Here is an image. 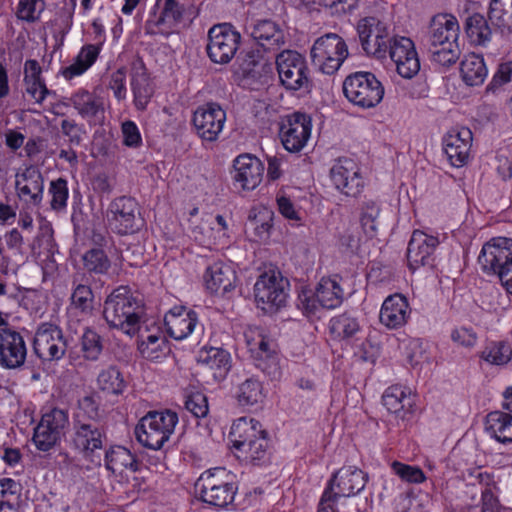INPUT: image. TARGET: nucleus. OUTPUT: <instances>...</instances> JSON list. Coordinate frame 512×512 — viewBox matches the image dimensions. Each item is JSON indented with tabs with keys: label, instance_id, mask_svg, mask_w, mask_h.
I'll use <instances>...</instances> for the list:
<instances>
[{
	"label": "nucleus",
	"instance_id": "1",
	"mask_svg": "<svg viewBox=\"0 0 512 512\" xmlns=\"http://www.w3.org/2000/svg\"><path fill=\"white\" fill-rule=\"evenodd\" d=\"M103 316L110 327L132 336L141 329L144 311L130 289L120 286L106 298Z\"/></svg>",
	"mask_w": 512,
	"mask_h": 512
},
{
	"label": "nucleus",
	"instance_id": "2",
	"mask_svg": "<svg viewBox=\"0 0 512 512\" xmlns=\"http://www.w3.org/2000/svg\"><path fill=\"white\" fill-rule=\"evenodd\" d=\"M233 448L247 460L260 463L269 454V438L261 423L251 417L243 416L236 419L230 430Z\"/></svg>",
	"mask_w": 512,
	"mask_h": 512
},
{
	"label": "nucleus",
	"instance_id": "3",
	"mask_svg": "<svg viewBox=\"0 0 512 512\" xmlns=\"http://www.w3.org/2000/svg\"><path fill=\"white\" fill-rule=\"evenodd\" d=\"M224 468H215L203 472L194 483L195 493L204 503L227 509L233 505L237 494V486L230 481Z\"/></svg>",
	"mask_w": 512,
	"mask_h": 512
},
{
	"label": "nucleus",
	"instance_id": "4",
	"mask_svg": "<svg viewBox=\"0 0 512 512\" xmlns=\"http://www.w3.org/2000/svg\"><path fill=\"white\" fill-rule=\"evenodd\" d=\"M178 416L172 411H150L141 418L134 433L137 441L146 448L158 450L174 432Z\"/></svg>",
	"mask_w": 512,
	"mask_h": 512
},
{
	"label": "nucleus",
	"instance_id": "5",
	"mask_svg": "<svg viewBox=\"0 0 512 512\" xmlns=\"http://www.w3.org/2000/svg\"><path fill=\"white\" fill-rule=\"evenodd\" d=\"M348 56L345 40L336 33H326L318 37L310 49L313 66L326 75L336 73Z\"/></svg>",
	"mask_w": 512,
	"mask_h": 512
},
{
	"label": "nucleus",
	"instance_id": "6",
	"mask_svg": "<svg viewBox=\"0 0 512 512\" xmlns=\"http://www.w3.org/2000/svg\"><path fill=\"white\" fill-rule=\"evenodd\" d=\"M343 93L349 102L363 108L376 107L384 97V86L371 72L359 71L347 76L343 82Z\"/></svg>",
	"mask_w": 512,
	"mask_h": 512
},
{
	"label": "nucleus",
	"instance_id": "7",
	"mask_svg": "<svg viewBox=\"0 0 512 512\" xmlns=\"http://www.w3.org/2000/svg\"><path fill=\"white\" fill-rule=\"evenodd\" d=\"M189 11L190 5L181 0H157L145 22V32L167 36L184 23Z\"/></svg>",
	"mask_w": 512,
	"mask_h": 512
},
{
	"label": "nucleus",
	"instance_id": "8",
	"mask_svg": "<svg viewBox=\"0 0 512 512\" xmlns=\"http://www.w3.org/2000/svg\"><path fill=\"white\" fill-rule=\"evenodd\" d=\"M357 33L362 49L367 55L384 59L392 38L389 26L374 16L364 17L357 23Z\"/></svg>",
	"mask_w": 512,
	"mask_h": 512
},
{
	"label": "nucleus",
	"instance_id": "9",
	"mask_svg": "<svg viewBox=\"0 0 512 512\" xmlns=\"http://www.w3.org/2000/svg\"><path fill=\"white\" fill-rule=\"evenodd\" d=\"M276 67L280 83L290 91L310 87V75L305 58L293 50H284L276 57Z\"/></svg>",
	"mask_w": 512,
	"mask_h": 512
},
{
	"label": "nucleus",
	"instance_id": "10",
	"mask_svg": "<svg viewBox=\"0 0 512 512\" xmlns=\"http://www.w3.org/2000/svg\"><path fill=\"white\" fill-rule=\"evenodd\" d=\"M240 41V33L231 24L214 25L208 32L207 53L209 58L214 63H229L239 49Z\"/></svg>",
	"mask_w": 512,
	"mask_h": 512
},
{
	"label": "nucleus",
	"instance_id": "11",
	"mask_svg": "<svg viewBox=\"0 0 512 512\" xmlns=\"http://www.w3.org/2000/svg\"><path fill=\"white\" fill-rule=\"evenodd\" d=\"M312 119L301 112L288 114L281 119L279 138L285 150L291 153L302 151L312 134Z\"/></svg>",
	"mask_w": 512,
	"mask_h": 512
},
{
	"label": "nucleus",
	"instance_id": "12",
	"mask_svg": "<svg viewBox=\"0 0 512 512\" xmlns=\"http://www.w3.org/2000/svg\"><path fill=\"white\" fill-rule=\"evenodd\" d=\"M287 281L280 272L270 270L262 273L254 285L257 305L265 311H272L283 306L286 302Z\"/></svg>",
	"mask_w": 512,
	"mask_h": 512
},
{
	"label": "nucleus",
	"instance_id": "13",
	"mask_svg": "<svg viewBox=\"0 0 512 512\" xmlns=\"http://www.w3.org/2000/svg\"><path fill=\"white\" fill-rule=\"evenodd\" d=\"M344 292L336 278H322L315 293L302 291L299 295V306L307 314H315L322 307L335 309L343 301Z\"/></svg>",
	"mask_w": 512,
	"mask_h": 512
},
{
	"label": "nucleus",
	"instance_id": "14",
	"mask_svg": "<svg viewBox=\"0 0 512 512\" xmlns=\"http://www.w3.org/2000/svg\"><path fill=\"white\" fill-rule=\"evenodd\" d=\"M368 482V474L360 468L349 465L336 471L327 482L324 491L336 500L353 497L361 493Z\"/></svg>",
	"mask_w": 512,
	"mask_h": 512
},
{
	"label": "nucleus",
	"instance_id": "15",
	"mask_svg": "<svg viewBox=\"0 0 512 512\" xmlns=\"http://www.w3.org/2000/svg\"><path fill=\"white\" fill-rule=\"evenodd\" d=\"M68 425V414L65 410L54 408L45 413L34 429L33 442L38 450L49 451L61 439Z\"/></svg>",
	"mask_w": 512,
	"mask_h": 512
},
{
	"label": "nucleus",
	"instance_id": "16",
	"mask_svg": "<svg viewBox=\"0 0 512 512\" xmlns=\"http://www.w3.org/2000/svg\"><path fill=\"white\" fill-rule=\"evenodd\" d=\"M510 259H512V238L499 236L483 244L477 262L484 274L496 276Z\"/></svg>",
	"mask_w": 512,
	"mask_h": 512
},
{
	"label": "nucleus",
	"instance_id": "17",
	"mask_svg": "<svg viewBox=\"0 0 512 512\" xmlns=\"http://www.w3.org/2000/svg\"><path fill=\"white\" fill-rule=\"evenodd\" d=\"M33 348L40 359L52 361L59 360L65 355L67 344L58 326L43 323L35 333Z\"/></svg>",
	"mask_w": 512,
	"mask_h": 512
},
{
	"label": "nucleus",
	"instance_id": "18",
	"mask_svg": "<svg viewBox=\"0 0 512 512\" xmlns=\"http://www.w3.org/2000/svg\"><path fill=\"white\" fill-rule=\"evenodd\" d=\"M138 204L128 196L115 198L109 205L107 218L109 225L117 233L125 235L138 229Z\"/></svg>",
	"mask_w": 512,
	"mask_h": 512
},
{
	"label": "nucleus",
	"instance_id": "19",
	"mask_svg": "<svg viewBox=\"0 0 512 512\" xmlns=\"http://www.w3.org/2000/svg\"><path fill=\"white\" fill-rule=\"evenodd\" d=\"M472 143L473 134L467 127L452 128L444 135L443 151L453 167H463L469 162Z\"/></svg>",
	"mask_w": 512,
	"mask_h": 512
},
{
	"label": "nucleus",
	"instance_id": "20",
	"mask_svg": "<svg viewBox=\"0 0 512 512\" xmlns=\"http://www.w3.org/2000/svg\"><path fill=\"white\" fill-rule=\"evenodd\" d=\"M330 176L336 189L342 194L356 197L363 189L364 181L356 162L349 158L339 159L331 168Z\"/></svg>",
	"mask_w": 512,
	"mask_h": 512
},
{
	"label": "nucleus",
	"instance_id": "21",
	"mask_svg": "<svg viewBox=\"0 0 512 512\" xmlns=\"http://www.w3.org/2000/svg\"><path fill=\"white\" fill-rule=\"evenodd\" d=\"M225 111L216 103H207L194 111V128L204 141H215L223 129Z\"/></svg>",
	"mask_w": 512,
	"mask_h": 512
},
{
	"label": "nucleus",
	"instance_id": "22",
	"mask_svg": "<svg viewBox=\"0 0 512 512\" xmlns=\"http://www.w3.org/2000/svg\"><path fill=\"white\" fill-rule=\"evenodd\" d=\"M105 439L101 423L73 421L72 444L85 457L91 458L96 451L101 450Z\"/></svg>",
	"mask_w": 512,
	"mask_h": 512
},
{
	"label": "nucleus",
	"instance_id": "23",
	"mask_svg": "<svg viewBox=\"0 0 512 512\" xmlns=\"http://www.w3.org/2000/svg\"><path fill=\"white\" fill-rule=\"evenodd\" d=\"M440 241L437 236L415 230L407 247V262L410 270L415 271L422 266L432 265L433 254Z\"/></svg>",
	"mask_w": 512,
	"mask_h": 512
},
{
	"label": "nucleus",
	"instance_id": "24",
	"mask_svg": "<svg viewBox=\"0 0 512 512\" xmlns=\"http://www.w3.org/2000/svg\"><path fill=\"white\" fill-rule=\"evenodd\" d=\"M27 356L23 336L12 329H0V366L5 369L21 367Z\"/></svg>",
	"mask_w": 512,
	"mask_h": 512
},
{
	"label": "nucleus",
	"instance_id": "25",
	"mask_svg": "<svg viewBox=\"0 0 512 512\" xmlns=\"http://www.w3.org/2000/svg\"><path fill=\"white\" fill-rule=\"evenodd\" d=\"M412 309L407 298L395 293L385 298L379 312V321L387 329L395 330L405 326L410 317Z\"/></svg>",
	"mask_w": 512,
	"mask_h": 512
},
{
	"label": "nucleus",
	"instance_id": "26",
	"mask_svg": "<svg viewBox=\"0 0 512 512\" xmlns=\"http://www.w3.org/2000/svg\"><path fill=\"white\" fill-rule=\"evenodd\" d=\"M233 179L235 185L243 190H254L262 181L263 163L250 154L239 155L234 160Z\"/></svg>",
	"mask_w": 512,
	"mask_h": 512
},
{
	"label": "nucleus",
	"instance_id": "27",
	"mask_svg": "<svg viewBox=\"0 0 512 512\" xmlns=\"http://www.w3.org/2000/svg\"><path fill=\"white\" fill-rule=\"evenodd\" d=\"M130 86L135 108L144 111L154 95V84L141 60L131 65Z\"/></svg>",
	"mask_w": 512,
	"mask_h": 512
},
{
	"label": "nucleus",
	"instance_id": "28",
	"mask_svg": "<svg viewBox=\"0 0 512 512\" xmlns=\"http://www.w3.org/2000/svg\"><path fill=\"white\" fill-rule=\"evenodd\" d=\"M15 186L19 198L26 203L37 206L42 202L44 180L37 168L30 166L17 173Z\"/></svg>",
	"mask_w": 512,
	"mask_h": 512
},
{
	"label": "nucleus",
	"instance_id": "29",
	"mask_svg": "<svg viewBox=\"0 0 512 512\" xmlns=\"http://www.w3.org/2000/svg\"><path fill=\"white\" fill-rule=\"evenodd\" d=\"M248 338V335H245ZM247 345L255 361V366L271 379H278L281 376L278 355L270 348L269 341L262 335L258 340L250 341Z\"/></svg>",
	"mask_w": 512,
	"mask_h": 512
},
{
	"label": "nucleus",
	"instance_id": "30",
	"mask_svg": "<svg viewBox=\"0 0 512 512\" xmlns=\"http://www.w3.org/2000/svg\"><path fill=\"white\" fill-rule=\"evenodd\" d=\"M460 25L452 14H438L432 18L428 42L429 45L459 43Z\"/></svg>",
	"mask_w": 512,
	"mask_h": 512
},
{
	"label": "nucleus",
	"instance_id": "31",
	"mask_svg": "<svg viewBox=\"0 0 512 512\" xmlns=\"http://www.w3.org/2000/svg\"><path fill=\"white\" fill-rule=\"evenodd\" d=\"M382 403L384 407L392 414L401 419L412 414L415 406V394L404 385L389 386L383 396Z\"/></svg>",
	"mask_w": 512,
	"mask_h": 512
},
{
	"label": "nucleus",
	"instance_id": "32",
	"mask_svg": "<svg viewBox=\"0 0 512 512\" xmlns=\"http://www.w3.org/2000/svg\"><path fill=\"white\" fill-rule=\"evenodd\" d=\"M236 272L229 264L214 262L206 268L204 284L212 293L224 294L234 288Z\"/></svg>",
	"mask_w": 512,
	"mask_h": 512
},
{
	"label": "nucleus",
	"instance_id": "33",
	"mask_svg": "<svg viewBox=\"0 0 512 512\" xmlns=\"http://www.w3.org/2000/svg\"><path fill=\"white\" fill-rule=\"evenodd\" d=\"M196 362L199 368L211 370L215 380L223 379L231 368L230 353L222 348H202Z\"/></svg>",
	"mask_w": 512,
	"mask_h": 512
},
{
	"label": "nucleus",
	"instance_id": "34",
	"mask_svg": "<svg viewBox=\"0 0 512 512\" xmlns=\"http://www.w3.org/2000/svg\"><path fill=\"white\" fill-rule=\"evenodd\" d=\"M168 334L175 340H183L192 333V311L185 306H174L164 317Z\"/></svg>",
	"mask_w": 512,
	"mask_h": 512
},
{
	"label": "nucleus",
	"instance_id": "35",
	"mask_svg": "<svg viewBox=\"0 0 512 512\" xmlns=\"http://www.w3.org/2000/svg\"><path fill=\"white\" fill-rule=\"evenodd\" d=\"M70 101L74 109L84 119L97 120L104 115L103 99L87 90H78L72 94Z\"/></svg>",
	"mask_w": 512,
	"mask_h": 512
},
{
	"label": "nucleus",
	"instance_id": "36",
	"mask_svg": "<svg viewBox=\"0 0 512 512\" xmlns=\"http://www.w3.org/2000/svg\"><path fill=\"white\" fill-rule=\"evenodd\" d=\"M105 467L115 475L122 476L125 472H136L139 462L136 457L123 446H112L105 453Z\"/></svg>",
	"mask_w": 512,
	"mask_h": 512
},
{
	"label": "nucleus",
	"instance_id": "37",
	"mask_svg": "<svg viewBox=\"0 0 512 512\" xmlns=\"http://www.w3.org/2000/svg\"><path fill=\"white\" fill-rule=\"evenodd\" d=\"M485 431L499 443L512 442V414L493 411L486 416Z\"/></svg>",
	"mask_w": 512,
	"mask_h": 512
},
{
	"label": "nucleus",
	"instance_id": "38",
	"mask_svg": "<svg viewBox=\"0 0 512 512\" xmlns=\"http://www.w3.org/2000/svg\"><path fill=\"white\" fill-rule=\"evenodd\" d=\"M73 286L68 311L71 315L78 316L83 320L92 315L94 294L89 285L77 283L76 279L73 280Z\"/></svg>",
	"mask_w": 512,
	"mask_h": 512
},
{
	"label": "nucleus",
	"instance_id": "39",
	"mask_svg": "<svg viewBox=\"0 0 512 512\" xmlns=\"http://www.w3.org/2000/svg\"><path fill=\"white\" fill-rule=\"evenodd\" d=\"M251 36L265 50L277 49L284 43L283 31L270 20L257 22L251 30Z\"/></svg>",
	"mask_w": 512,
	"mask_h": 512
},
{
	"label": "nucleus",
	"instance_id": "40",
	"mask_svg": "<svg viewBox=\"0 0 512 512\" xmlns=\"http://www.w3.org/2000/svg\"><path fill=\"white\" fill-rule=\"evenodd\" d=\"M460 74L469 86L483 84L488 74L483 57L475 53L466 55L461 61Z\"/></svg>",
	"mask_w": 512,
	"mask_h": 512
},
{
	"label": "nucleus",
	"instance_id": "41",
	"mask_svg": "<svg viewBox=\"0 0 512 512\" xmlns=\"http://www.w3.org/2000/svg\"><path fill=\"white\" fill-rule=\"evenodd\" d=\"M99 55V48L95 45H85L82 47L74 61L67 67L61 69L60 74L66 80H72L84 74L96 61Z\"/></svg>",
	"mask_w": 512,
	"mask_h": 512
},
{
	"label": "nucleus",
	"instance_id": "42",
	"mask_svg": "<svg viewBox=\"0 0 512 512\" xmlns=\"http://www.w3.org/2000/svg\"><path fill=\"white\" fill-rule=\"evenodd\" d=\"M479 358L489 366H505L512 359V346L506 341L487 342L479 352Z\"/></svg>",
	"mask_w": 512,
	"mask_h": 512
},
{
	"label": "nucleus",
	"instance_id": "43",
	"mask_svg": "<svg viewBox=\"0 0 512 512\" xmlns=\"http://www.w3.org/2000/svg\"><path fill=\"white\" fill-rule=\"evenodd\" d=\"M235 396L241 406H256L264 402L266 393L263 384L257 378L250 377L238 385Z\"/></svg>",
	"mask_w": 512,
	"mask_h": 512
},
{
	"label": "nucleus",
	"instance_id": "44",
	"mask_svg": "<svg viewBox=\"0 0 512 512\" xmlns=\"http://www.w3.org/2000/svg\"><path fill=\"white\" fill-rule=\"evenodd\" d=\"M465 31L471 42L476 45H486L491 41L492 29L484 15L475 13L465 22Z\"/></svg>",
	"mask_w": 512,
	"mask_h": 512
},
{
	"label": "nucleus",
	"instance_id": "45",
	"mask_svg": "<svg viewBox=\"0 0 512 512\" xmlns=\"http://www.w3.org/2000/svg\"><path fill=\"white\" fill-rule=\"evenodd\" d=\"M489 20L503 33L512 32V0H491Z\"/></svg>",
	"mask_w": 512,
	"mask_h": 512
},
{
	"label": "nucleus",
	"instance_id": "46",
	"mask_svg": "<svg viewBox=\"0 0 512 512\" xmlns=\"http://www.w3.org/2000/svg\"><path fill=\"white\" fill-rule=\"evenodd\" d=\"M138 350L143 358L150 361H159L169 352L165 338L157 334L148 335L145 339L141 336Z\"/></svg>",
	"mask_w": 512,
	"mask_h": 512
},
{
	"label": "nucleus",
	"instance_id": "47",
	"mask_svg": "<svg viewBox=\"0 0 512 512\" xmlns=\"http://www.w3.org/2000/svg\"><path fill=\"white\" fill-rule=\"evenodd\" d=\"M359 330L357 319L347 313L334 316L329 321V331L337 340L352 338Z\"/></svg>",
	"mask_w": 512,
	"mask_h": 512
},
{
	"label": "nucleus",
	"instance_id": "48",
	"mask_svg": "<svg viewBox=\"0 0 512 512\" xmlns=\"http://www.w3.org/2000/svg\"><path fill=\"white\" fill-rule=\"evenodd\" d=\"M97 385L107 394L119 395L123 393L126 382L120 370L115 366H110L99 373Z\"/></svg>",
	"mask_w": 512,
	"mask_h": 512
},
{
	"label": "nucleus",
	"instance_id": "49",
	"mask_svg": "<svg viewBox=\"0 0 512 512\" xmlns=\"http://www.w3.org/2000/svg\"><path fill=\"white\" fill-rule=\"evenodd\" d=\"M211 234L205 239V248L212 250L218 246H224L229 243L230 229L226 219L221 215H210Z\"/></svg>",
	"mask_w": 512,
	"mask_h": 512
},
{
	"label": "nucleus",
	"instance_id": "50",
	"mask_svg": "<svg viewBox=\"0 0 512 512\" xmlns=\"http://www.w3.org/2000/svg\"><path fill=\"white\" fill-rule=\"evenodd\" d=\"M379 215L380 206L376 201L367 200L363 203L360 222L361 227L368 238H373L377 234Z\"/></svg>",
	"mask_w": 512,
	"mask_h": 512
},
{
	"label": "nucleus",
	"instance_id": "51",
	"mask_svg": "<svg viewBox=\"0 0 512 512\" xmlns=\"http://www.w3.org/2000/svg\"><path fill=\"white\" fill-rule=\"evenodd\" d=\"M429 52L434 63L447 67L455 64L461 54L459 43L429 45Z\"/></svg>",
	"mask_w": 512,
	"mask_h": 512
},
{
	"label": "nucleus",
	"instance_id": "52",
	"mask_svg": "<svg viewBox=\"0 0 512 512\" xmlns=\"http://www.w3.org/2000/svg\"><path fill=\"white\" fill-rule=\"evenodd\" d=\"M19 484L10 478L0 480V512L13 511L18 500Z\"/></svg>",
	"mask_w": 512,
	"mask_h": 512
},
{
	"label": "nucleus",
	"instance_id": "53",
	"mask_svg": "<svg viewBox=\"0 0 512 512\" xmlns=\"http://www.w3.org/2000/svg\"><path fill=\"white\" fill-rule=\"evenodd\" d=\"M99 405L91 396H85L79 400L78 410L75 413L73 421H83L84 423H100Z\"/></svg>",
	"mask_w": 512,
	"mask_h": 512
},
{
	"label": "nucleus",
	"instance_id": "54",
	"mask_svg": "<svg viewBox=\"0 0 512 512\" xmlns=\"http://www.w3.org/2000/svg\"><path fill=\"white\" fill-rule=\"evenodd\" d=\"M83 264L87 271L96 274H104L110 268V261L101 249L88 250L83 255Z\"/></svg>",
	"mask_w": 512,
	"mask_h": 512
},
{
	"label": "nucleus",
	"instance_id": "55",
	"mask_svg": "<svg viewBox=\"0 0 512 512\" xmlns=\"http://www.w3.org/2000/svg\"><path fill=\"white\" fill-rule=\"evenodd\" d=\"M415 51L414 42L405 36H393L388 44V53L395 64L407 53L409 55Z\"/></svg>",
	"mask_w": 512,
	"mask_h": 512
},
{
	"label": "nucleus",
	"instance_id": "56",
	"mask_svg": "<svg viewBox=\"0 0 512 512\" xmlns=\"http://www.w3.org/2000/svg\"><path fill=\"white\" fill-rule=\"evenodd\" d=\"M49 194L52 197L50 205L53 210L60 211L65 209L69 195L67 181L63 178L51 181Z\"/></svg>",
	"mask_w": 512,
	"mask_h": 512
},
{
	"label": "nucleus",
	"instance_id": "57",
	"mask_svg": "<svg viewBox=\"0 0 512 512\" xmlns=\"http://www.w3.org/2000/svg\"><path fill=\"white\" fill-rule=\"evenodd\" d=\"M393 472L403 481L408 483L420 484L426 480L423 470L417 466L404 464L394 461L391 464Z\"/></svg>",
	"mask_w": 512,
	"mask_h": 512
},
{
	"label": "nucleus",
	"instance_id": "58",
	"mask_svg": "<svg viewBox=\"0 0 512 512\" xmlns=\"http://www.w3.org/2000/svg\"><path fill=\"white\" fill-rule=\"evenodd\" d=\"M102 349L101 337L95 331L86 329L82 335V351L84 357L88 360L95 361L99 358Z\"/></svg>",
	"mask_w": 512,
	"mask_h": 512
},
{
	"label": "nucleus",
	"instance_id": "59",
	"mask_svg": "<svg viewBox=\"0 0 512 512\" xmlns=\"http://www.w3.org/2000/svg\"><path fill=\"white\" fill-rule=\"evenodd\" d=\"M44 0H20L18 4L17 16L21 20L34 22L39 19L44 10Z\"/></svg>",
	"mask_w": 512,
	"mask_h": 512
},
{
	"label": "nucleus",
	"instance_id": "60",
	"mask_svg": "<svg viewBox=\"0 0 512 512\" xmlns=\"http://www.w3.org/2000/svg\"><path fill=\"white\" fill-rule=\"evenodd\" d=\"M61 132L68 138L69 145L79 146L85 135V128L73 119H64L61 121Z\"/></svg>",
	"mask_w": 512,
	"mask_h": 512
},
{
	"label": "nucleus",
	"instance_id": "61",
	"mask_svg": "<svg viewBox=\"0 0 512 512\" xmlns=\"http://www.w3.org/2000/svg\"><path fill=\"white\" fill-rule=\"evenodd\" d=\"M270 221L271 213L265 210L263 212H259L258 215L252 216L250 214L248 225L254 230V233L259 240H264L269 236L271 228Z\"/></svg>",
	"mask_w": 512,
	"mask_h": 512
},
{
	"label": "nucleus",
	"instance_id": "62",
	"mask_svg": "<svg viewBox=\"0 0 512 512\" xmlns=\"http://www.w3.org/2000/svg\"><path fill=\"white\" fill-rule=\"evenodd\" d=\"M396 70L397 73L405 78V79H411L420 70V61L418 58L417 51L411 54L405 55L400 61H398L396 64Z\"/></svg>",
	"mask_w": 512,
	"mask_h": 512
},
{
	"label": "nucleus",
	"instance_id": "63",
	"mask_svg": "<svg viewBox=\"0 0 512 512\" xmlns=\"http://www.w3.org/2000/svg\"><path fill=\"white\" fill-rule=\"evenodd\" d=\"M108 87L113 91V95L118 101L126 99V69L124 67L117 69L110 75Z\"/></svg>",
	"mask_w": 512,
	"mask_h": 512
},
{
	"label": "nucleus",
	"instance_id": "64",
	"mask_svg": "<svg viewBox=\"0 0 512 512\" xmlns=\"http://www.w3.org/2000/svg\"><path fill=\"white\" fill-rule=\"evenodd\" d=\"M403 503L406 508L403 512H428L431 501L428 494L421 493L405 496L403 498Z\"/></svg>",
	"mask_w": 512,
	"mask_h": 512
}]
</instances>
